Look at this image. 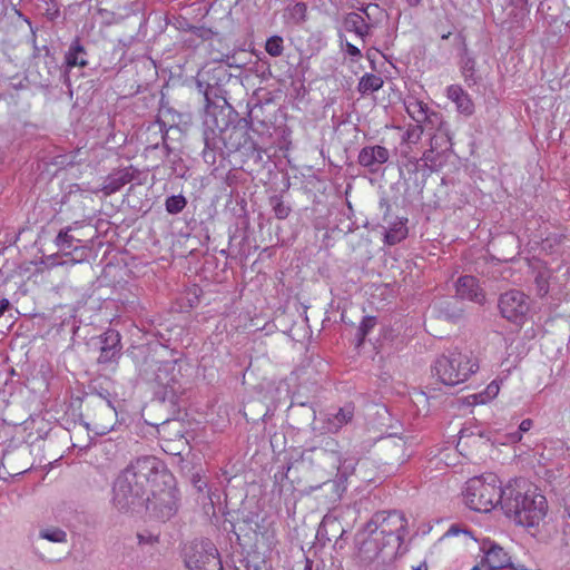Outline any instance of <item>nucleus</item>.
<instances>
[{
	"label": "nucleus",
	"instance_id": "obj_1",
	"mask_svg": "<svg viewBox=\"0 0 570 570\" xmlns=\"http://www.w3.org/2000/svg\"><path fill=\"white\" fill-rule=\"evenodd\" d=\"M157 458L147 455L131 462L115 480L112 502L115 507L126 512L136 505L149 501V491L159 478L167 473L160 469Z\"/></svg>",
	"mask_w": 570,
	"mask_h": 570
},
{
	"label": "nucleus",
	"instance_id": "obj_2",
	"mask_svg": "<svg viewBox=\"0 0 570 570\" xmlns=\"http://www.w3.org/2000/svg\"><path fill=\"white\" fill-rule=\"evenodd\" d=\"M501 510L514 524L535 528L547 514V499L523 478L509 481L504 485Z\"/></svg>",
	"mask_w": 570,
	"mask_h": 570
},
{
	"label": "nucleus",
	"instance_id": "obj_3",
	"mask_svg": "<svg viewBox=\"0 0 570 570\" xmlns=\"http://www.w3.org/2000/svg\"><path fill=\"white\" fill-rule=\"evenodd\" d=\"M262 109L263 107L258 104L252 108L247 117L242 120L245 126H230L228 120L223 117L222 124L217 117H215V127L218 130V140L223 144L226 151L240 153L243 157L254 159L256 163L262 161L263 154L266 153V140L272 135L268 132L258 134V129L255 127V109Z\"/></svg>",
	"mask_w": 570,
	"mask_h": 570
},
{
	"label": "nucleus",
	"instance_id": "obj_4",
	"mask_svg": "<svg viewBox=\"0 0 570 570\" xmlns=\"http://www.w3.org/2000/svg\"><path fill=\"white\" fill-rule=\"evenodd\" d=\"M139 376L155 384V397L165 403L177 404L184 389L180 384V371L176 361L156 360L153 355H142V362L138 366Z\"/></svg>",
	"mask_w": 570,
	"mask_h": 570
},
{
	"label": "nucleus",
	"instance_id": "obj_5",
	"mask_svg": "<svg viewBox=\"0 0 570 570\" xmlns=\"http://www.w3.org/2000/svg\"><path fill=\"white\" fill-rule=\"evenodd\" d=\"M504 487L494 473H484L469 479L465 483V504L476 512H490L498 504L502 507Z\"/></svg>",
	"mask_w": 570,
	"mask_h": 570
},
{
	"label": "nucleus",
	"instance_id": "obj_6",
	"mask_svg": "<svg viewBox=\"0 0 570 570\" xmlns=\"http://www.w3.org/2000/svg\"><path fill=\"white\" fill-rule=\"evenodd\" d=\"M478 368L479 365L471 354L454 348L436 358L432 373L442 384L454 386L465 382Z\"/></svg>",
	"mask_w": 570,
	"mask_h": 570
},
{
	"label": "nucleus",
	"instance_id": "obj_7",
	"mask_svg": "<svg viewBox=\"0 0 570 570\" xmlns=\"http://www.w3.org/2000/svg\"><path fill=\"white\" fill-rule=\"evenodd\" d=\"M406 520L404 514L397 511L376 512L366 523L364 531L375 533L382 539L383 546L402 543L405 535Z\"/></svg>",
	"mask_w": 570,
	"mask_h": 570
},
{
	"label": "nucleus",
	"instance_id": "obj_8",
	"mask_svg": "<svg viewBox=\"0 0 570 570\" xmlns=\"http://www.w3.org/2000/svg\"><path fill=\"white\" fill-rule=\"evenodd\" d=\"M184 562L189 570H224L219 552L208 539L185 544Z\"/></svg>",
	"mask_w": 570,
	"mask_h": 570
},
{
	"label": "nucleus",
	"instance_id": "obj_9",
	"mask_svg": "<svg viewBox=\"0 0 570 570\" xmlns=\"http://www.w3.org/2000/svg\"><path fill=\"white\" fill-rule=\"evenodd\" d=\"M498 307L502 317L522 324L530 311V299L523 292L511 289L500 295Z\"/></svg>",
	"mask_w": 570,
	"mask_h": 570
},
{
	"label": "nucleus",
	"instance_id": "obj_10",
	"mask_svg": "<svg viewBox=\"0 0 570 570\" xmlns=\"http://www.w3.org/2000/svg\"><path fill=\"white\" fill-rule=\"evenodd\" d=\"M96 411L95 419L91 423L85 422L83 425L87 430L94 431L96 435H106L114 430L117 416L116 409L111 400L99 394L91 404Z\"/></svg>",
	"mask_w": 570,
	"mask_h": 570
},
{
	"label": "nucleus",
	"instance_id": "obj_11",
	"mask_svg": "<svg viewBox=\"0 0 570 570\" xmlns=\"http://www.w3.org/2000/svg\"><path fill=\"white\" fill-rule=\"evenodd\" d=\"M481 550L484 553L482 566L489 570H500L509 568L510 570H528L523 564L515 566L502 547L491 540L482 542Z\"/></svg>",
	"mask_w": 570,
	"mask_h": 570
},
{
	"label": "nucleus",
	"instance_id": "obj_12",
	"mask_svg": "<svg viewBox=\"0 0 570 570\" xmlns=\"http://www.w3.org/2000/svg\"><path fill=\"white\" fill-rule=\"evenodd\" d=\"M141 171L134 167L128 166L110 173L106 178L98 191H101L105 196H110L119 191L125 185L136 181L137 185H141L140 179ZM97 193V190H95Z\"/></svg>",
	"mask_w": 570,
	"mask_h": 570
},
{
	"label": "nucleus",
	"instance_id": "obj_13",
	"mask_svg": "<svg viewBox=\"0 0 570 570\" xmlns=\"http://www.w3.org/2000/svg\"><path fill=\"white\" fill-rule=\"evenodd\" d=\"M338 466L337 474L335 480L326 481L320 488L330 489L332 491V495L330 500L332 502L340 501L343 493L346 491V481L350 475H352L355 471L356 460L355 459H341L337 458Z\"/></svg>",
	"mask_w": 570,
	"mask_h": 570
},
{
	"label": "nucleus",
	"instance_id": "obj_14",
	"mask_svg": "<svg viewBox=\"0 0 570 570\" xmlns=\"http://www.w3.org/2000/svg\"><path fill=\"white\" fill-rule=\"evenodd\" d=\"M100 354L98 363L110 364L116 363L121 356V336L120 333L114 328H108L99 336Z\"/></svg>",
	"mask_w": 570,
	"mask_h": 570
},
{
	"label": "nucleus",
	"instance_id": "obj_15",
	"mask_svg": "<svg viewBox=\"0 0 570 570\" xmlns=\"http://www.w3.org/2000/svg\"><path fill=\"white\" fill-rule=\"evenodd\" d=\"M149 492L153 493L154 499L151 500L149 498V501L147 502L153 505V509L161 520H169L177 513L178 498L174 490H164L156 495V491L151 488Z\"/></svg>",
	"mask_w": 570,
	"mask_h": 570
},
{
	"label": "nucleus",
	"instance_id": "obj_16",
	"mask_svg": "<svg viewBox=\"0 0 570 570\" xmlns=\"http://www.w3.org/2000/svg\"><path fill=\"white\" fill-rule=\"evenodd\" d=\"M46 55L43 58V71H39L40 79L46 86H50L56 78L62 81L63 85L70 87V75L66 70L65 62L60 66L50 50L45 47Z\"/></svg>",
	"mask_w": 570,
	"mask_h": 570
},
{
	"label": "nucleus",
	"instance_id": "obj_17",
	"mask_svg": "<svg viewBox=\"0 0 570 570\" xmlns=\"http://www.w3.org/2000/svg\"><path fill=\"white\" fill-rule=\"evenodd\" d=\"M390 158L389 150L380 145L363 147L357 156V161L365 167L371 174H376L381 166Z\"/></svg>",
	"mask_w": 570,
	"mask_h": 570
},
{
	"label": "nucleus",
	"instance_id": "obj_18",
	"mask_svg": "<svg viewBox=\"0 0 570 570\" xmlns=\"http://www.w3.org/2000/svg\"><path fill=\"white\" fill-rule=\"evenodd\" d=\"M365 533H367V537L360 541L357 558L363 566H368L379 558L386 546H383L382 539L375 533L363 531L360 535Z\"/></svg>",
	"mask_w": 570,
	"mask_h": 570
},
{
	"label": "nucleus",
	"instance_id": "obj_19",
	"mask_svg": "<svg viewBox=\"0 0 570 570\" xmlns=\"http://www.w3.org/2000/svg\"><path fill=\"white\" fill-rule=\"evenodd\" d=\"M380 207L385 209L383 220L391 225L390 228L385 230L384 243L390 246L396 245L400 242H402L403 239H405L407 236V233H409V229L406 227L407 218L400 219L394 223H390L387 220V216H389V213L391 209V205L389 204L387 199L382 198L380 200Z\"/></svg>",
	"mask_w": 570,
	"mask_h": 570
},
{
	"label": "nucleus",
	"instance_id": "obj_20",
	"mask_svg": "<svg viewBox=\"0 0 570 570\" xmlns=\"http://www.w3.org/2000/svg\"><path fill=\"white\" fill-rule=\"evenodd\" d=\"M455 292L456 296L462 299H469L478 304H483L485 301V294L480 288L478 279L471 275L459 277Z\"/></svg>",
	"mask_w": 570,
	"mask_h": 570
},
{
	"label": "nucleus",
	"instance_id": "obj_21",
	"mask_svg": "<svg viewBox=\"0 0 570 570\" xmlns=\"http://www.w3.org/2000/svg\"><path fill=\"white\" fill-rule=\"evenodd\" d=\"M65 67L67 71H71L72 68L79 67L85 68L89 65V53L87 48L81 43V40L75 38L65 52Z\"/></svg>",
	"mask_w": 570,
	"mask_h": 570
},
{
	"label": "nucleus",
	"instance_id": "obj_22",
	"mask_svg": "<svg viewBox=\"0 0 570 570\" xmlns=\"http://www.w3.org/2000/svg\"><path fill=\"white\" fill-rule=\"evenodd\" d=\"M354 417V406L346 404L338 409L336 413L327 414L324 420L323 430L327 433H337L345 424Z\"/></svg>",
	"mask_w": 570,
	"mask_h": 570
},
{
	"label": "nucleus",
	"instance_id": "obj_23",
	"mask_svg": "<svg viewBox=\"0 0 570 570\" xmlns=\"http://www.w3.org/2000/svg\"><path fill=\"white\" fill-rule=\"evenodd\" d=\"M446 97L455 104L459 112L471 116L474 111V104L466 91L460 85H451L446 88Z\"/></svg>",
	"mask_w": 570,
	"mask_h": 570
},
{
	"label": "nucleus",
	"instance_id": "obj_24",
	"mask_svg": "<svg viewBox=\"0 0 570 570\" xmlns=\"http://www.w3.org/2000/svg\"><path fill=\"white\" fill-rule=\"evenodd\" d=\"M343 27L346 31L354 32L357 37L365 41V38L370 35L372 23L365 21V17H363L360 12H350L343 20Z\"/></svg>",
	"mask_w": 570,
	"mask_h": 570
},
{
	"label": "nucleus",
	"instance_id": "obj_25",
	"mask_svg": "<svg viewBox=\"0 0 570 570\" xmlns=\"http://www.w3.org/2000/svg\"><path fill=\"white\" fill-rule=\"evenodd\" d=\"M434 309L438 312L440 318L450 323H458L463 317V308L456 301H441L434 306Z\"/></svg>",
	"mask_w": 570,
	"mask_h": 570
},
{
	"label": "nucleus",
	"instance_id": "obj_26",
	"mask_svg": "<svg viewBox=\"0 0 570 570\" xmlns=\"http://www.w3.org/2000/svg\"><path fill=\"white\" fill-rule=\"evenodd\" d=\"M459 65L461 75L468 87L476 86L481 81V76L476 70V60L473 55H465V57H461Z\"/></svg>",
	"mask_w": 570,
	"mask_h": 570
},
{
	"label": "nucleus",
	"instance_id": "obj_27",
	"mask_svg": "<svg viewBox=\"0 0 570 570\" xmlns=\"http://www.w3.org/2000/svg\"><path fill=\"white\" fill-rule=\"evenodd\" d=\"M383 83L384 81L381 76L365 73L358 81L357 90L361 95H366L380 90Z\"/></svg>",
	"mask_w": 570,
	"mask_h": 570
},
{
	"label": "nucleus",
	"instance_id": "obj_28",
	"mask_svg": "<svg viewBox=\"0 0 570 570\" xmlns=\"http://www.w3.org/2000/svg\"><path fill=\"white\" fill-rule=\"evenodd\" d=\"M406 112L415 121L422 124L426 121L428 105L417 99H411L405 102Z\"/></svg>",
	"mask_w": 570,
	"mask_h": 570
},
{
	"label": "nucleus",
	"instance_id": "obj_29",
	"mask_svg": "<svg viewBox=\"0 0 570 570\" xmlns=\"http://www.w3.org/2000/svg\"><path fill=\"white\" fill-rule=\"evenodd\" d=\"M430 146L435 149L438 154L445 153L451 149V137L446 128H438L436 132L430 139Z\"/></svg>",
	"mask_w": 570,
	"mask_h": 570
},
{
	"label": "nucleus",
	"instance_id": "obj_30",
	"mask_svg": "<svg viewBox=\"0 0 570 570\" xmlns=\"http://www.w3.org/2000/svg\"><path fill=\"white\" fill-rule=\"evenodd\" d=\"M73 229L72 226L62 228L55 238V245L61 250H68L72 248L73 243L77 242L75 236L70 234Z\"/></svg>",
	"mask_w": 570,
	"mask_h": 570
},
{
	"label": "nucleus",
	"instance_id": "obj_31",
	"mask_svg": "<svg viewBox=\"0 0 570 570\" xmlns=\"http://www.w3.org/2000/svg\"><path fill=\"white\" fill-rule=\"evenodd\" d=\"M549 269H540L534 277L535 292L539 297H544L549 293Z\"/></svg>",
	"mask_w": 570,
	"mask_h": 570
},
{
	"label": "nucleus",
	"instance_id": "obj_32",
	"mask_svg": "<svg viewBox=\"0 0 570 570\" xmlns=\"http://www.w3.org/2000/svg\"><path fill=\"white\" fill-rule=\"evenodd\" d=\"M187 205V199L183 195L169 196L165 202V207L168 214L177 215L184 210Z\"/></svg>",
	"mask_w": 570,
	"mask_h": 570
},
{
	"label": "nucleus",
	"instance_id": "obj_33",
	"mask_svg": "<svg viewBox=\"0 0 570 570\" xmlns=\"http://www.w3.org/2000/svg\"><path fill=\"white\" fill-rule=\"evenodd\" d=\"M376 325V318L374 316H364L360 326L356 331L357 345H362L367 334Z\"/></svg>",
	"mask_w": 570,
	"mask_h": 570
},
{
	"label": "nucleus",
	"instance_id": "obj_34",
	"mask_svg": "<svg viewBox=\"0 0 570 570\" xmlns=\"http://www.w3.org/2000/svg\"><path fill=\"white\" fill-rule=\"evenodd\" d=\"M265 50L271 57H281L284 51V40L281 36H272L265 42Z\"/></svg>",
	"mask_w": 570,
	"mask_h": 570
},
{
	"label": "nucleus",
	"instance_id": "obj_35",
	"mask_svg": "<svg viewBox=\"0 0 570 570\" xmlns=\"http://www.w3.org/2000/svg\"><path fill=\"white\" fill-rule=\"evenodd\" d=\"M212 135H213V137H210L207 131L205 132V137H204L205 148H204L203 155H204V158L206 161H209V159H210L212 163H215L214 151H215V149L219 148L218 141H217L218 137H216L215 130H212Z\"/></svg>",
	"mask_w": 570,
	"mask_h": 570
},
{
	"label": "nucleus",
	"instance_id": "obj_36",
	"mask_svg": "<svg viewBox=\"0 0 570 570\" xmlns=\"http://www.w3.org/2000/svg\"><path fill=\"white\" fill-rule=\"evenodd\" d=\"M39 537L51 542H66L67 533L60 528H48L40 531Z\"/></svg>",
	"mask_w": 570,
	"mask_h": 570
},
{
	"label": "nucleus",
	"instance_id": "obj_37",
	"mask_svg": "<svg viewBox=\"0 0 570 570\" xmlns=\"http://www.w3.org/2000/svg\"><path fill=\"white\" fill-rule=\"evenodd\" d=\"M271 204L273 207L274 215L277 219H285L291 214L292 209L288 205H286L283 199L278 196H273L271 198Z\"/></svg>",
	"mask_w": 570,
	"mask_h": 570
},
{
	"label": "nucleus",
	"instance_id": "obj_38",
	"mask_svg": "<svg viewBox=\"0 0 570 570\" xmlns=\"http://www.w3.org/2000/svg\"><path fill=\"white\" fill-rule=\"evenodd\" d=\"M148 130H154L155 134H159L160 135V140L163 142V147L166 149V153L169 154L170 153V147L169 145L167 144V136H168V128H167V125L165 121H163L161 119H157L155 122H153L149 127H148Z\"/></svg>",
	"mask_w": 570,
	"mask_h": 570
},
{
	"label": "nucleus",
	"instance_id": "obj_39",
	"mask_svg": "<svg viewBox=\"0 0 570 570\" xmlns=\"http://www.w3.org/2000/svg\"><path fill=\"white\" fill-rule=\"evenodd\" d=\"M424 127L422 124L410 125L403 136V140L407 144L415 145L421 140Z\"/></svg>",
	"mask_w": 570,
	"mask_h": 570
},
{
	"label": "nucleus",
	"instance_id": "obj_40",
	"mask_svg": "<svg viewBox=\"0 0 570 570\" xmlns=\"http://www.w3.org/2000/svg\"><path fill=\"white\" fill-rule=\"evenodd\" d=\"M307 7L304 2H297L289 8V16L295 22H303L306 19Z\"/></svg>",
	"mask_w": 570,
	"mask_h": 570
},
{
	"label": "nucleus",
	"instance_id": "obj_41",
	"mask_svg": "<svg viewBox=\"0 0 570 570\" xmlns=\"http://www.w3.org/2000/svg\"><path fill=\"white\" fill-rule=\"evenodd\" d=\"M499 393V385L492 382L488 385L484 393L475 395V400L480 403H484L487 400L494 397Z\"/></svg>",
	"mask_w": 570,
	"mask_h": 570
},
{
	"label": "nucleus",
	"instance_id": "obj_42",
	"mask_svg": "<svg viewBox=\"0 0 570 570\" xmlns=\"http://www.w3.org/2000/svg\"><path fill=\"white\" fill-rule=\"evenodd\" d=\"M43 14L49 21H56L60 17V9L56 0L47 2V8Z\"/></svg>",
	"mask_w": 570,
	"mask_h": 570
},
{
	"label": "nucleus",
	"instance_id": "obj_43",
	"mask_svg": "<svg viewBox=\"0 0 570 570\" xmlns=\"http://www.w3.org/2000/svg\"><path fill=\"white\" fill-rule=\"evenodd\" d=\"M423 124H425L426 126L431 125V128H444L441 115L436 111H431L430 109H428L426 111V121H424Z\"/></svg>",
	"mask_w": 570,
	"mask_h": 570
},
{
	"label": "nucleus",
	"instance_id": "obj_44",
	"mask_svg": "<svg viewBox=\"0 0 570 570\" xmlns=\"http://www.w3.org/2000/svg\"><path fill=\"white\" fill-rule=\"evenodd\" d=\"M361 14L365 17V21L371 22L373 16L380 10V7L375 3H367L365 6H362L357 8Z\"/></svg>",
	"mask_w": 570,
	"mask_h": 570
},
{
	"label": "nucleus",
	"instance_id": "obj_45",
	"mask_svg": "<svg viewBox=\"0 0 570 570\" xmlns=\"http://www.w3.org/2000/svg\"><path fill=\"white\" fill-rule=\"evenodd\" d=\"M138 544L139 546H155L158 543V535H154L150 532L137 533Z\"/></svg>",
	"mask_w": 570,
	"mask_h": 570
},
{
	"label": "nucleus",
	"instance_id": "obj_46",
	"mask_svg": "<svg viewBox=\"0 0 570 570\" xmlns=\"http://www.w3.org/2000/svg\"><path fill=\"white\" fill-rule=\"evenodd\" d=\"M434 153H436L435 149H432L431 147L425 150L421 157V159L416 160V166H419L420 161H424L425 166H429L431 164V167L435 164V157Z\"/></svg>",
	"mask_w": 570,
	"mask_h": 570
},
{
	"label": "nucleus",
	"instance_id": "obj_47",
	"mask_svg": "<svg viewBox=\"0 0 570 570\" xmlns=\"http://www.w3.org/2000/svg\"><path fill=\"white\" fill-rule=\"evenodd\" d=\"M345 50L354 59H360L362 57L361 50L350 42L345 43Z\"/></svg>",
	"mask_w": 570,
	"mask_h": 570
},
{
	"label": "nucleus",
	"instance_id": "obj_48",
	"mask_svg": "<svg viewBox=\"0 0 570 570\" xmlns=\"http://www.w3.org/2000/svg\"><path fill=\"white\" fill-rule=\"evenodd\" d=\"M507 3L515 9L523 10L528 7V0H505Z\"/></svg>",
	"mask_w": 570,
	"mask_h": 570
},
{
	"label": "nucleus",
	"instance_id": "obj_49",
	"mask_svg": "<svg viewBox=\"0 0 570 570\" xmlns=\"http://www.w3.org/2000/svg\"><path fill=\"white\" fill-rule=\"evenodd\" d=\"M458 38L461 40V52H460V58L461 57H465V55H472L468 48V45H466V41H465V37L463 35H459Z\"/></svg>",
	"mask_w": 570,
	"mask_h": 570
},
{
	"label": "nucleus",
	"instance_id": "obj_50",
	"mask_svg": "<svg viewBox=\"0 0 570 570\" xmlns=\"http://www.w3.org/2000/svg\"><path fill=\"white\" fill-rule=\"evenodd\" d=\"M533 425V421L531 419H524L520 425H519V431L521 433H524V432H528Z\"/></svg>",
	"mask_w": 570,
	"mask_h": 570
},
{
	"label": "nucleus",
	"instance_id": "obj_51",
	"mask_svg": "<svg viewBox=\"0 0 570 570\" xmlns=\"http://www.w3.org/2000/svg\"><path fill=\"white\" fill-rule=\"evenodd\" d=\"M10 302L7 298L0 299V317L9 309Z\"/></svg>",
	"mask_w": 570,
	"mask_h": 570
},
{
	"label": "nucleus",
	"instance_id": "obj_52",
	"mask_svg": "<svg viewBox=\"0 0 570 570\" xmlns=\"http://www.w3.org/2000/svg\"><path fill=\"white\" fill-rule=\"evenodd\" d=\"M83 189L79 184H71L69 185L68 195L81 193Z\"/></svg>",
	"mask_w": 570,
	"mask_h": 570
},
{
	"label": "nucleus",
	"instance_id": "obj_53",
	"mask_svg": "<svg viewBox=\"0 0 570 570\" xmlns=\"http://www.w3.org/2000/svg\"><path fill=\"white\" fill-rule=\"evenodd\" d=\"M510 439L512 442H519L522 439V433L518 430L510 434Z\"/></svg>",
	"mask_w": 570,
	"mask_h": 570
},
{
	"label": "nucleus",
	"instance_id": "obj_54",
	"mask_svg": "<svg viewBox=\"0 0 570 570\" xmlns=\"http://www.w3.org/2000/svg\"><path fill=\"white\" fill-rule=\"evenodd\" d=\"M415 570H428V566L425 562H423Z\"/></svg>",
	"mask_w": 570,
	"mask_h": 570
},
{
	"label": "nucleus",
	"instance_id": "obj_55",
	"mask_svg": "<svg viewBox=\"0 0 570 570\" xmlns=\"http://www.w3.org/2000/svg\"><path fill=\"white\" fill-rule=\"evenodd\" d=\"M421 2V0H409V3L411 6H417Z\"/></svg>",
	"mask_w": 570,
	"mask_h": 570
},
{
	"label": "nucleus",
	"instance_id": "obj_56",
	"mask_svg": "<svg viewBox=\"0 0 570 570\" xmlns=\"http://www.w3.org/2000/svg\"><path fill=\"white\" fill-rule=\"evenodd\" d=\"M450 36H451V32L449 31V32H446V33H443V35L441 36V38H442V40H446V39H449V37H450Z\"/></svg>",
	"mask_w": 570,
	"mask_h": 570
},
{
	"label": "nucleus",
	"instance_id": "obj_57",
	"mask_svg": "<svg viewBox=\"0 0 570 570\" xmlns=\"http://www.w3.org/2000/svg\"><path fill=\"white\" fill-rule=\"evenodd\" d=\"M450 532L458 533V529L453 525V527L450 528Z\"/></svg>",
	"mask_w": 570,
	"mask_h": 570
},
{
	"label": "nucleus",
	"instance_id": "obj_58",
	"mask_svg": "<svg viewBox=\"0 0 570 570\" xmlns=\"http://www.w3.org/2000/svg\"><path fill=\"white\" fill-rule=\"evenodd\" d=\"M229 531H232V532L236 533V532H235V524H234L233 522H230V529H229Z\"/></svg>",
	"mask_w": 570,
	"mask_h": 570
},
{
	"label": "nucleus",
	"instance_id": "obj_59",
	"mask_svg": "<svg viewBox=\"0 0 570 570\" xmlns=\"http://www.w3.org/2000/svg\"><path fill=\"white\" fill-rule=\"evenodd\" d=\"M205 98L207 101H209L208 90H205Z\"/></svg>",
	"mask_w": 570,
	"mask_h": 570
},
{
	"label": "nucleus",
	"instance_id": "obj_60",
	"mask_svg": "<svg viewBox=\"0 0 570 570\" xmlns=\"http://www.w3.org/2000/svg\"><path fill=\"white\" fill-rule=\"evenodd\" d=\"M139 354L138 355H135L136 358H138L141 354H144V351L142 350H138Z\"/></svg>",
	"mask_w": 570,
	"mask_h": 570
},
{
	"label": "nucleus",
	"instance_id": "obj_61",
	"mask_svg": "<svg viewBox=\"0 0 570 570\" xmlns=\"http://www.w3.org/2000/svg\"><path fill=\"white\" fill-rule=\"evenodd\" d=\"M261 126L263 127H266L268 129V127L266 126V124L264 121H258Z\"/></svg>",
	"mask_w": 570,
	"mask_h": 570
},
{
	"label": "nucleus",
	"instance_id": "obj_62",
	"mask_svg": "<svg viewBox=\"0 0 570 570\" xmlns=\"http://www.w3.org/2000/svg\"><path fill=\"white\" fill-rule=\"evenodd\" d=\"M236 570H242V569H240V568H237ZM245 570H250V569H249V567H248L247 564L245 566ZM255 570H257V569L255 568Z\"/></svg>",
	"mask_w": 570,
	"mask_h": 570
},
{
	"label": "nucleus",
	"instance_id": "obj_63",
	"mask_svg": "<svg viewBox=\"0 0 570 570\" xmlns=\"http://www.w3.org/2000/svg\"><path fill=\"white\" fill-rule=\"evenodd\" d=\"M158 146H159V142L157 141V142H155V144L153 145V148H158Z\"/></svg>",
	"mask_w": 570,
	"mask_h": 570
},
{
	"label": "nucleus",
	"instance_id": "obj_64",
	"mask_svg": "<svg viewBox=\"0 0 570 570\" xmlns=\"http://www.w3.org/2000/svg\"><path fill=\"white\" fill-rule=\"evenodd\" d=\"M197 85H198L199 89H202V87H203L202 82H200V81H198V83H197Z\"/></svg>",
	"mask_w": 570,
	"mask_h": 570
}]
</instances>
